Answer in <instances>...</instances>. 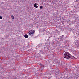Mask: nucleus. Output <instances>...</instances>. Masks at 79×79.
<instances>
[{"label":"nucleus","instance_id":"obj_1","mask_svg":"<svg viewBox=\"0 0 79 79\" xmlns=\"http://www.w3.org/2000/svg\"><path fill=\"white\" fill-rule=\"evenodd\" d=\"M64 57L65 58L69 59V58H70L71 57V55L69 53L66 52L64 54Z\"/></svg>","mask_w":79,"mask_h":79},{"label":"nucleus","instance_id":"obj_2","mask_svg":"<svg viewBox=\"0 0 79 79\" xmlns=\"http://www.w3.org/2000/svg\"><path fill=\"white\" fill-rule=\"evenodd\" d=\"M35 32V30H32L29 31L28 32V34L30 35H31L34 34Z\"/></svg>","mask_w":79,"mask_h":79},{"label":"nucleus","instance_id":"obj_3","mask_svg":"<svg viewBox=\"0 0 79 79\" xmlns=\"http://www.w3.org/2000/svg\"><path fill=\"white\" fill-rule=\"evenodd\" d=\"M37 4L36 3H35L34 4V7H35V8H38V6H39V5H38V6H37Z\"/></svg>","mask_w":79,"mask_h":79},{"label":"nucleus","instance_id":"obj_4","mask_svg":"<svg viewBox=\"0 0 79 79\" xmlns=\"http://www.w3.org/2000/svg\"><path fill=\"white\" fill-rule=\"evenodd\" d=\"M24 37L25 38H28V35H24Z\"/></svg>","mask_w":79,"mask_h":79},{"label":"nucleus","instance_id":"obj_5","mask_svg":"<svg viewBox=\"0 0 79 79\" xmlns=\"http://www.w3.org/2000/svg\"><path fill=\"white\" fill-rule=\"evenodd\" d=\"M11 18L12 19H14V16H13L12 15L11 16Z\"/></svg>","mask_w":79,"mask_h":79},{"label":"nucleus","instance_id":"obj_6","mask_svg":"<svg viewBox=\"0 0 79 79\" xmlns=\"http://www.w3.org/2000/svg\"><path fill=\"white\" fill-rule=\"evenodd\" d=\"M40 9H42V8H43V7L42 6H40Z\"/></svg>","mask_w":79,"mask_h":79},{"label":"nucleus","instance_id":"obj_7","mask_svg":"<svg viewBox=\"0 0 79 79\" xmlns=\"http://www.w3.org/2000/svg\"><path fill=\"white\" fill-rule=\"evenodd\" d=\"M2 19V17L0 16V19Z\"/></svg>","mask_w":79,"mask_h":79},{"label":"nucleus","instance_id":"obj_8","mask_svg":"<svg viewBox=\"0 0 79 79\" xmlns=\"http://www.w3.org/2000/svg\"><path fill=\"white\" fill-rule=\"evenodd\" d=\"M43 31H45V29H44V30H43Z\"/></svg>","mask_w":79,"mask_h":79},{"label":"nucleus","instance_id":"obj_9","mask_svg":"<svg viewBox=\"0 0 79 79\" xmlns=\"http://www.w3.org/2000/svg\"><path fill=\"white\" fill-rule=\"evenodd\" d=\"M37 6H38V5H37Z\"/></svg>","mask_w":79,"mask_h":79},{"label":"nucleus","instance_id":"obj_10","mask_svg":"<svg viewBox=\"0 0 79 79\" xmlns=\"http://www.w3.org/2000/svg\"><path fill=\"white\" fill-rule=\"evenodd\" d=\"M75 58V57H73V58Z\"/></svg>","mask_w":79,"mask_h":79}]
</instances>
